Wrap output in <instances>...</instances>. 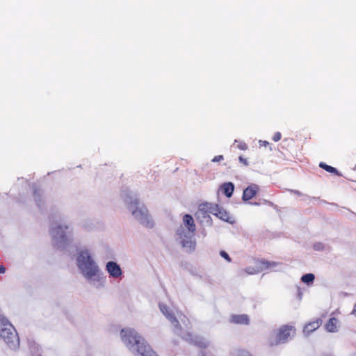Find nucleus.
<instances>
[{"label": "nucleus", "mask_w": 356, "mask_h": 356, "mask_svg": "<svg viewBox=\"0 0 356 356\" xmlns=\"http://www.w3.org/2000/svg\"><path fill=\"white\" fill-rule=\"evenodd\" d=\"M120 337L127 346H136L138 356H158L151 346L135 330L122 329L120 332Z\"/></svg>", "instance_id": "1"}, {"label": "nucleus", "mask_w": 356, "mask_h": 356, "mask_svg": "<svg viewBox=\"0 0 356 356\" xmlns=\"http://www.w3.org/2000/svg\"><path fill=\"white\" fill-rule=\"evenodd\" d=\"M77 265L84 276L91 279L97 275L99 268L87 250L81 251L77 257Z\"/></svg>", "instance_id": "2"}, {"label": "nucleus", "mask_w": 356, "mask_h": 356, "mask_svg": "<svg viewBox=\"0 0 356 356\" xmlns=\"http://www.w3.org/2000/svg\"><path fill=\"white\" fill-rule=\"evenodd\" d=\"M0 336L10 348H15L19 346V337L15 330L7 319L1 316Z\"/></svg>", "instance_id": "3"}, {"label": "nucleus", "mask_w": 356, "mask_h": 356, "mask_svg": "<svg viewBox=\"0 0 356 356\" xmlns=\"http://www.w3.org/2000/svg\"><path fill=\"white\" fill-rule=\"evenodd\" d=\"M129 209L136 219L147 227H152L153 222L150 220L148 211L144 205H140L138 201L135 200L129 203Z\"/></svg>", "instance_id": "4"}, {"label": "nucleus", "mask_w": 356, "mask_h": 356, "mask_svg": "<svg viewBox=\"0 0 356 356\" xmlns=\"http://www.w3.org/2000/svg\"><path fill=\"white\" fill-rule=\"evenodd\" d=\"M296 334V329L291 325H285L279 328V330L273 334L269 341V345L274 346L280 343H286L289 339Z\"/></svg>", "instance_id": "5"}, {"label": "nucleus", "mask_w": 356, "mask_h": 356, "mask_svg": "<svg viewBox=\"0 0 356 356\" xmlns=\"http://www.w3.org/2000/svg\"><path fill=\"white\" fill-rule=\"evenodd\" d=\"M200 207L201 210L216 216L222 220L226 222H229V220L230 217L229 213L223 208L218 206V204L205 203L201 204Z\"/></svg>", "instance_id": "6"}, {"label": "nucleus", "mask_w": 356, "mask_h": 356, "mask_svg": "<svg viewBox=\"0 0 356 356\" xmlns=\"http://www.w3.org/2000/svg\"><path fill=\"white\" fill-rule=\"evenodd\" d=\"M106 270L110 275L115 278H118L122 275V270L120 266L114 261H109L107 263Z\"/></svg>", "instance_id": "7"}, {"label": "nucleus", "mask_w": 356, "mask_h": 356, "mask_svg": "<svg viewBox=\"0 0 356 356\" xmlns=\"http://www.w3.org/2000/svg\"><path fill=\"white\" fill-rule=\"evenodd\" d=\"M259 186L256 184H252L247 187L243 193V200L248 201L251 200L258 192Z\"/></svg>", "instance_id": "8"}, {"label": "nucleus", "mask_w": 356, "mask_h": 356, "mask_svg": "<svg viewBox=\"0 0 356 356\" xmlns=\"http://www.w3.org/2000/svg\"><path fill=\"white\" fill-rule=\"evenodd\" d=\"M183 222L184 225L187 227L188 232L191 233V235H194L196 227L192 216L185 214L183 217Z\"/></svg>", "instance_id": "9"}, {"label": "nucleus", "mask_w": 356, "mask_h": 356, "mask_svg": "<svg viewBox=\"0 0 356 356\" xmlns=\"http://www.w3.org/2000/svg\"><path fill=\"white\" fill-rule=\"evenodd\" d=\"M230 322L234 324L248 325L250 319L246 314H234L230 316Z\"/></svg>", "instance_id": "10"}, {"label": "nucleus", "mask_w": 356, "mask_h": 356, "mask_svg": "<svg viewBox=\"0 0 356 356\" xmlns=\"http://www.w3.org/2000/svg\"><path fill=\"white\" fill-rule=\"evenodd\" d=\"M68 229V226L63 225H57L52 230V234L54 236L58 239H60L61 241H65V231Z\"/></svg>", "instance_id": "11"}, {"label": "nucleus", "mask_w": 356, "mask_h": 356, "mask_svg": "<svg viewBox=\"0 0 356 356\" xmlns=\"http://www.w3.org/2000/svg\"><path fill=\"white\" fill-rule=\"evenodd\" d=\"M322 321L318 318L314 321L309 322L304 327L303 332L308 334L317 330L321 325Z\"/></svg>", "instance_id": "12"}, {"label": "nucleus", "mask_w": 356, "mask_h": 356, "mask_svg": "<svg viewBox=\"0 0 356 356\" xmlns=\"http://www.w3.org/2000/svg\"><path fill=\"white\" fill-rule=\"evenodd\" d=\"M339 321L337 318L332 317L325 324V329L330 332H336L338 330Z\"/></svg>", "instance_id": "13"}, {"label": "nucleus", "mask_w": 356, "mask_h": 356, "mask_svg": "<svg viewBox=\"0 0 356 356\" xmlns=\"http://www.w3.org/2000/svg\"><path fill=\"white\" fill-rule=\"evenodd\" d=\"M221 189L227 197H230L233 194L234 186L232 182L225 183L221 186Z\"/></svg>", "instance_id": "14"}, {"label": "nucleus", "mask_w": 356, "mask_h": 356, "mask_svg": "<svg viewBox=\"0 0 356 356\" xmlns=\"http://www.w3.org/2000/svg\"><path fill=\"white\" fill-rule=\"evenodd\" d=\"M278 263L275 261H268L266 260H261L259 261V268L261 270H268L276 267Z\"/></svg>", "instance_id": "15"}, {"label": "nucleus", "mask_w": 356, "mask_h": 356, "mask_svg": "<svg viewBox=\"0 0 356 356\" xmlns=\"http://www.w3.org/2000/svg\"><path fill=\"white\" fill-rule=\"evenodd\" d=\"M182 246L186 248L188 252H191L195 249V242L191 239L183 240L181 241Z\"/></svg>", "instance_id": "16"}, {"label": "nucleus", "mask_w": 356, "mask_h": 356, "mask_svg": "<svg viewBox=\"0 0 356 356\" xmlns=\"http://www.w3.org/2000/svg\"><path fill=\"white\" fill-rule=\"evenodd\" d=\"M319 167L321 168L322 169L326 170L328 172H330V173H332V174H334L337 175H339V173L338 172L337 170L335 168L330 166L323 162L320 163Z\"/></svg>", "instance_id": "17"}, {"label": "nucleus", "mask_w": 356, "mask_h": 356, "mask_svg": "<svg viewBox=\"0 0 356 356\" xmlns=\"http://www.w3.org/2000/svg\"><path fill=\"white\" fill-rule=\"evenodd\" d=\"M315 279V276L312 273H307L302 276L301 281L304 283L309 284L312 282Z\"/></svg>", "instance_id": "18"}, {"label": "nucleus", "mask_w": 356, "mask_h": 356, "mask_svg": "<svg viewBox=\"0 0 356 356\" xmlns=\"http://www.w3.org/2000/svg\"><path fill=\"white\" fill-rule=\"evenodd\" d=\"M165 315L167 318L170 320V321L172 323V324H173L175 327L180 326L178 320L172 314H166Z\"/></svg>", "instance_id": "19"}, {"label": "nucleus", "mask_w": 356, "mask_h": 356, "mask_svg": "<svg viewBox=\"0 0 356 356\" xmlns=\"http://www.w3.org/2000/svg\"><path fill=\"white\" fill-rule=\"evenodd\" d=\"M165 315L167 318L170 320V321L172 323V324H173L175 327L180 326L178 320L172 314H166Z\"/></svg>", "instance_id": "20"}, {"label": "nucleus", "mask_w": 356, "mask_h": 356, "mask_svg": "<svg viewBox=\"0 0 356 356\" xmlns=\"http://www.w3.org/2000/svg\"><path fill=\"white\" fill-rule=\"evenodd\" d=\"M233 356H251L249 352L244 350H237Z\"/></svg>", "instance_id": "21"}, {"label": "nucleus", "mask_w": 356, "mask_h": 356, "mask_svg": "<svg viewBox=\"0 0 356 356\" xmlns=\"http://www.w3.org/2000/svg\"><path fill=\"white\" fill-rule=\"evenodd\" d=\"M237 143V141H235ZM237 148H238L241 150H246L248 149V145L245 142H238V144L236 145Z\"/></svg>", "instance_id": "22"}, {"label": "nucleus", "mask_w": 356, "mask_h": 356, "mask_svg": "<svg viewBox=\"0 0 356 356\" xmlns=\"http://www.w3.org/2000/svg\"><path fill=\"white\" fill-rule=\"evenodd\" d=\"M220 254L222 257L226 259L228 262H231L232 259L229 254L224 250L220 251Z\"/></svg>", "instance_id": "23"}, {"label": "nucleus", "mask_w": 356, "mask_h": 356, "mask_svg": "<svg viewBox=\"0 0 356 356\" xmlns=\"http://www.w3.org/2000/svg\"><path fill=\"white\" fill-rule=\"evenodd\" d=\"M281 137H282L281 133L280 132H276L273 135V140L275 142H277V141H279L281 139Z\"/></svg>", "instance_id": "24"}, {"label": "nucleus", "mask_w": 356, "mask_h": 356, "mask_svg": "<svg viewBox=\"0 0 356 356\" xmlns=\"http://www.w3.org/2000/svg\"><path fill=\"white\" fill-rule=\"evenodd\" d=\"M223 156L222 155H218L214 156V158L212 159L213 162H219L220 161L223 160Z\"/></svg>", "instance_id": "25"}, {"label": "nucleus", "mask_w": 356, "mask_h": 356, "mask_svg": "<svg viewBox=\"0 0 356 356\" xmlns=\"http://www.w3.org/2000/svg\"><path fill=\"white\" fill-rule=\"evenodd\" d=\"M241 163H242L244 165L247 166L248 165V160L243 156H240L238 158Z\"/></svg>", "instance_id": "26"}, {"label": "nucleus", "mask_w": 356, "mask_h": 356, "mask_svg": "<svg viewBox=\"0 0 356 356\" xmlns=\"http://www.w3.org/2000/svg\"><path fill=\"white\" fill-rule=\"evenodd\" d=\"M6 268L3 265H0V273H4Z\"/></svg>", "instance_id": "27"}, {"label": "nucleus", "mask_w": 356, "mask_h": 356, "mask_svg": "<svg viewBox=\"0 0 356 356\" xmlns=\"http://www.w3.org/2000/svg\"><path fill=\"white\" fill-rule=\"evenodd\" d=\"M353 312H354L355 315L356 316V304L354 307Z\"/></svg>", "instance_id": "28"}, {"label": "nucleus", "mask_w": 356, "mask_h": 356, "mask_svg": "<svg viewBox=\"0 0 356 356\" xmlns=\"http://www.w3.org/2000/svg\"><path fill=\"white\" fill-rule=\"evenodd\" d=\"M354 356H356V353L354 355Z\"/></svg>", "instance_id": "29"}]
</instances>
